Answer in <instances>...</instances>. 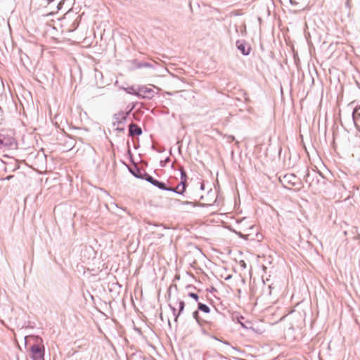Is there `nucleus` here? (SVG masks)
Returning <instances> with one entry per match:
<instances>
[{"label":"nucleus","mask_w":360,"mask_h":360,"mask_svg":"<svg viewBox=\"0 0 360 360\" xmlns=\"http://www.w3.org/2000/svg\"><path fill=\"white\" fill-rule=\"evenodd\" d=\"M33 342L32 345L30 347L31 352V358L32 360H44V347L42 344L43 340L41 338L36 335H29L25 337V345H27Z\"/></svg>","instance_id":"obj_1"},{"label":"nucleus","mask_w":360,"mask_h":360,"mask_svg":"<svg viewBox=\"0 0 360 360\" xmlns=\"http://www.w3.org/2000/svg\"><path fill=\"white\" fill-rule=\"evenodd\" d=\"M279 180L285 188H288V185L295 187L297 191L302 188L301 180L294 174H285L283 177H280Z\"/></svg>","instance_id":"obj_2"},{"label":"nucleus","mask_w":360,"mask_h":360,"mask_svg":"<svg viewBox=\"0 0 360 360\" xmlns=\"http://www.w3.org/2000/svg\"><path fill=\"white\" fill-rule=\"evenodd\" d=\"M143 179L153 185L154 186L158 188L160 190L162 191H173L172 189V187H167L165 182L158 181L153 178L152 176H150L148 173H145L143 175Z\"/></svg>","instance_id":"obj_3"},{"label":"nucleus","mask_w":360,"mask_h":360,"mask_svg":"<svg viewBox=\"0 0 360 360\" xmlns=\"http://www.w3.org/2000/svg\"><path fill=\"white\" fill-rule=\"evenodd\" d=\"M17 143L15 139L11 136L0 134V149L4 147L15 148Z\"/></svg>","instance_id":"obj_4"},{"label":"nucleus","mask_w":360,"mask_h":360,"mask_svg":"<svg viewBox=\"0 0 360 360\" xmlns=\"http://www.w3.org/2000/svg\"><path fill=\"white\" fill-rule=\"evenodd\" d=\"M155 91L146 86H139V98L152 99L155 95Z\"/></svg>","instance_id":"obj_5"},{"label":"nucleus","mask_w":360,"mask_h":360,"mask_svg":"<svg viewBox=\"0 0 360 360\" xmlns=\"http://www.w3.org/2000/svg\"><path fill=\"white\" fill-rule=\"evenodd\" d=\"M180 175H181V181L180 186H181V191H179L180 195H183L186 189L187 186V174L183 166L179 167Z\"/></svg>","instance_id":"obj_6"},{"label":"nucleus","mask_w":360,"mask_h":360,"mask_svg":"<svg viewBox=\"0 0 360 360\" xmlns=\"http://www.w3.org/2000/svg\"><path fill=\"white\" fill-rule=\"evenodd\" d=\"M236 44L238 49L243 55L248 56L250 54L251 48L250 46H247V44L245 41L238 40Z\"/></svg>","instance_id":"obj_7"},{"label":"nucleus","mask_w":360,"mask_h":360,"mask_svg":"<svg viewBox=\"0 0 360 360\" xmlns=\"http://www.w3.org/2000/svg\"><path fill=\"white\" fill-rule=\"evenodd\" d=\"M129 172L136 178L143 179V175L147 173L146 171L141 169L136 165L132 167H128Z\"/></svg>","instance_id":"obj_8"},{"label":"nucleus","mask_w":360,"mask_h":360,"mask_svg":"<svg viewBox=\"0 0 360 360\" xmlns=\"http://www.w3.org/2000/svg\"><path fill=\"white\" fill-rule=\"evenodd\" d=\"M142 132L141 128L136 124L132 122L129 125V136H140L142 134Z\"/></svg>","instance_id":"obj_9"},{"label":"nucleus","mask_w":360,"mask_h":360,"mask_svg":"<svg viewBox=\"0 0 360 360\" xmlns=\"http://www.w3.org/2000/svg\"><path fill=\"white\" fill-rule=\"evenodd\" d=\"M128 116V112H124L123 111L119 112L118 113H116L114 115V120L115 122H113V125L115 126L116 124H122L124 122L126 121Z\"/></svg>","instance_id":"obj_10"},{"label":"nucleus","mask_w":360,"mask_h":360,"mask_svg":"<svg viewBox=\"0 0 360 360\" xmlns=\"http://www.w3.org/2000/svg\"><path fill=\"white\" fill-rule=\"evenodd\" d=\"M124 90L129 94H133L139 97V86L135 87L134 86H130L127 88H124Z\"/></svg>","instance_id":"obj_11"},{"label":"nucleus","mask_w":360,"mask_h":360,"mask_svg":"<svg viewBox=\"0 0 360 360\" xmlns=\"http://www.w3.org/2000/svg\"><path fill=\"white\" fill-rule=\"evenodd\" d=\"M169 306L172 311L173 316H174V321L176 323L178 322L179 317L182 313H180L179 310L177 311L173 304H169Z\"/></svg>","instance_id":"obj_12"},{"label":"nucleus","mask_w":360,"mask_h":360,"mask_svg":"<svg viewBox=\"0 0 360 360\" xmlns=\"http://www.w3.org/2000/svg\"><path fill=\"white\" fill-rule=\"evenodd\" d=\"M198 309L206 314L210 311V308L207 304L201 302L198 303Z\"/></svg>","instance_id":"obj_13"},{"label":"nucleus","mask_w":360,"mask_h":360,"mask_svg":"<svg viewBox=\"0 0 360 360\" xmlns=\"http://www.w3.org/2000/svg\"><path fill=\"white\" fill-rule=\"evenodd\" d=\"M352 118L354 122L356 123V121L358 119H360V105L356 106L352 112Z\"/></svg>","instance_id":"obj_14"},{"label":"nucleus","mask_w":360,"mask_h":360,"mask_svg":"<svg viewBox=\"0 0 360 360\" xmlns=\"http://www.w3.org/2000/svg\"><path fill=\"white\" fill-rule=\"evenodd\" d=\"M137 68H153L154 65L152 63L148 62H138L136 65Z\"/></svg>","instance_id":"obj_15"},{"label":"nucleus","mask_w":360,"mask_h":360,"mask_svg":"<svg viewBox=\"0 0 360 360\" xmlns=\"http://www.w3.org/2000/svg\"><path fill=\"white\" fill-rule=\"evenodd\" d=\"M192 316L195 320V321L197 322V323L199 326H202V320L199 316V310L198 309L195 310L193 312Z\"/></svg>","instance_id":"obj_16"},{"label":"nucleus","mask_w":360,"mask_h":360,"mask_svg":"<svg viewBox=\"0 0 360 360\" xmlns=\"http://www.w3.org/2000/svg\"><path fill=\"white\" fill-rule=\"evenodd\" d=\"M179 304V311L180 313H183L185 308V302L183 300H178L176 301L175 304Z\"/></svg>","instance_id":"obj_17"},{"label":"nucleus","mask_w":360,"mask_h":360,"mask_svg":"<svg viewBox=\"0 0 360 360\" xmlns=\"http://www.w3.org/2000/svg\"><path fill=\"white\" fill-rule=\"evenodd\" d=\"M188 296L189 297H191L193 299H194L195 301H198V299H199V296L197 293H195V292H188Z\"/></svg>","instance_id":"obj_18"},{"label":"nucleus","mask_w":360,"mask_h":360,"mask_svg":"<svg viewBox=\"0 0 360 360\" xmlns=\"http://www.w3.org/2000/svg\"><path fill=\"white\" fill-rule=\"evenodd\" d=\"M172 189L173 191H170L171 192H174V193H176L180 195L179 193V191H181V186H180V183L177 185V186L176 188L172 187Z\"/></svg>","instance_id":"obj_19"},{"label":"nucleus","mask_w":360,"mask_h":360,"mask_svg":"<svg viewBox=\"0 0 360 360\" xmlns=\"http://www.w3.org/2000/svg\"><path fill=\"white\" fill-rule=\"evenodd\" d=\"M225 138L226 139L227 141L229 143L235 141V137L233 135H226Z\"/></svg>","instance_id":"obj_20"},{"label":"nucleus","mask_w":360,"mask_h":360,"mask_svg":"<svg viewBox=\"0 0 360 360\" xmlns=\"http://www.w3.org/2000/svg\"><path fill=\"white\" fill-rule=\"evenodd\" d=\"M181 205H191L194 206V203L190 201H180Z\"/></svg>","instance_id":"obj_21"},{"label":"nucleus","mask_w":360,"mask_h":360,"mask_svg":"<svg viewBox=\"0 0 360 360\" xmlns=\"http://www.w3.org/2000/svg\"><path fill=\"white\" fill-rule=\"evenodd\" d=\"M19 168L18 163L16 160H15V167L12 169L13 171H15Z\"/></svg>","instance_id":"obj_22"},{"label":"nucleus","mask_w":360,"mask_h":360,"mask_svg":"<svg viewBox=\"0 0 360 360\" xmlns=\"http://www.w3.org/2000/svg\"><path fill=\"white\" fill-rule=\"evenodd\" d=\"M116 130L118 131H120V132H123L124 131V127H117L116 128Z\"/></svg>","instance_id":"obj_23"},{"label":"nucleus","mask_w":360,"mask_h":360,"mask_svg":"<svg viewBox=\"0 0 360 360\" xmlns=\"http://www.w3.org/2000/svg\"><path fill=\"white\" fill-rule=\"evenodd\" d=\"M238 322L240 323V325L242 326V327L245 328H248V326H247L246 325H245L243 323H241L240 322V321L238 320Z\"/></svg>","instance_id":"obj_24"},{"label":"nucleus","mask_w":360,"mask_h":360,"mask_svg":"<svg viewBox=\"0 0 360 360\" xmlns=\"http://www.w3.org/2000/svg\"><path fill=\"white\" fill-rule=\"evenodd\" d=\"M13 175L8 176L5 178L6 180H10L11 178H13Z\"/></svg>","instance_id":"obj_25"},{"label":"nucleus","mask_w":360,"mask_h":360,"mask_svg":"<svg viewBox=\"0 0 360 360\" xmlns=\"http://www.w3.org/2000/svg\"><path fill=\"white\" fill-rule=\"evenodd\" d=\"M200 189L201 190H204L205 189V185L203 183H201V185H200Z\"/></svg>","instance_id":"obj_26"},{"label":"nucleus","mask_w":360,"mask_h":360,"mask_svg":"<svg viewBox=\"0 0 360 360\" xmlns=\"http://www.w3.org/2000/svg\"><path fill=\"white\" fill-rule=\"evenodd\" d=\"M291 4H296V2L293 0H290Z\"/></svg>","instance_id":"obj_27"},{"label":"nucleus","mask_w":360,"mask_h":360,"mask_svg":"<svg viewBox=\"0 0 360 360\" xmlns=\"http://www.w3.org/2000/svg\"><path fill=\"white\" fill-rule=\"evenodd\" d=\"M355 239H359L360 238V234H358L356 236L354 237Z\"/></svg>","instance_id":"obj_28"},{"label":"nucleus","mask_w":360,"mask_h":360,"mask_svg":"<svg viewBox=\"0 0 360 360\" xmlns=\"http://www.w3.org/2000/svg\"><path fill=\"white\" fill-rule=\"evenodd\" d=\"M168 161H169V158H167L165 160V162H168Z\"/></svg>","instance_id":"obj_29"},{"label":"nucleus","mask_w":360,"mask_h":360,"mask_svg":"<svg viewBox=\"0 0 360 360\" xmlns=\"http://www.w3.org/2000/svg\"><path fill=\"white\" fill-rule=\"evenodd\" d=\"M240 238H243V236L241 233H239Z\"/></svg>","instance_id":"obj_30"},{"label":"nucleus","mask_w":360,"mask_h":360,"mask_svg":"<svg viewBox=\"0 0 360 360\" xmlns=\"http://www.w3.org/2000/svg\"><path fill=\"white\" fill-rule=\"evenodd\" d=\"M224 343L226 344V345H229L228 342H224Z\"/></svg>","instance_id":"obj_31"},{"label":"nucleus","mask_w":360,"mask_h":360,"mask_svg":"<svg viewBox=\"0 0 360 360\" xmlns=\"http://www.w3.org/2000/svg\"><path fill=\"white\" fill-rule=\"evenodd\" d=\"M245 266V263H243V264H242V266Z\"/></svg>","instance_id":"obj_32"},{"label":"nucleus","mask_w":360,"mask_h":360,"mask_svg":"<svg viewBox=\"0 0 360 360\" xmlns=\"http://www.w3.org/2000/svg\"><path fill=\"white\" fill-rule=\"evenodd\" d=\"M245 266V263H243V264H242V266Z\"/></svg>","instance_id":"obj_33"}]
</instances>
